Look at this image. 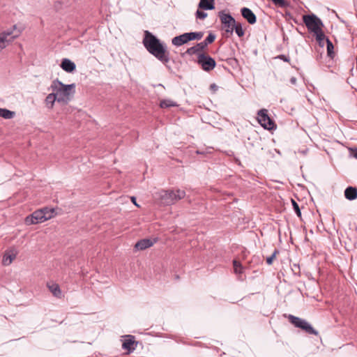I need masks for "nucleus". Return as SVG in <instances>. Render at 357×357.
I'll return each instance as SVG.
<instances>
[{
	"instance_id": "1",
	"label": "nucleus",
	"mask_w": 357,
	"mask_h": 357,
	"mask_svg": "<svg viewBox=\"0 0 357 357\" xmlns=\"http://www.w3.org/2000/svg\"><path fill=\"white\" fill-rule=\"evenodd\" d=\"M142 43L147 51L164 65L169 61V52L165 43L149 31H144Z\"/></svg>"
},
{
	"instance_id": "24",
	"label": "nucleus",
	"mask_w": 357,
	"mask_h": 357,
	"mask_svg": "<svg viewBox=\"0 0 357 357\" xmlns=\"http://www.w3.org/2000/svg\"><path fill=\"white\" fill-rule=\"evenodd\" d=\"M41 211H43L44 215L45 218H47V220L51 219L55 215V209L54 208L44 207L41 208Z\"/></svg>"
},
{
	"instance_id": "19",
	"label": "nucleus",
	"mask_w": 357,
	"mask_h": 357,
	"mask_svg": "<svg viewBox=\"0 0 357 357\" xmlns=\"http://www.w3.org/2000/svg\"><path fill=\"white\" fill-rule=\"evenodd\" d=\"M129 338L126 339L122 344V347L124 349L128 350V351H131L135 350L134 344L135 343L134 340V337L131 335L128 336Z\"/></svg>"
},
{
	"instance_id": "10",
	"label": "nucleus",
	"mask_w": 357,
	"mask_h": 357,
	"mask_svg": "<svg viewBox=\"0 0 357 357\" xmlns=\"http://www.w3.org/2000/svg\"><path fill=\"white\" fill-rule=\"evenodd\" d=\"M46 220L47 218H45L43 211L39 209L26 217L25 223L26 225H31L41 223Z\"/></svg>"
},
{
	"instance_id": "29",
	"label": "nucleus",
	"mask_w": 357,
	"mask_h": 357,
	"mask_svg": "<svg viewBox=\"0 0 357 357\" xmlns=\"http://www.w3.org/2000/svg\"><path fill=\"white\" fill-rule=\"evenodd\" d=\"M215 35L212 33H210L206 38V39L204 41H202V43L204 44L205 47H206L208 45L212 43L215 40Z\"/></svg>"
},
{
	"instance_id": "8",
	"label": "nucleus",
	"mask_w": 357,
	"mask_h": 357,
	"mask_svg": "<svg viewBox=\"0 0 357 357\" xmlns=\"http://www.w3.org/2000/svg\"><path fill=\"white\" fill-rule=\"evenodd\" d=\"M16 26H13V31H5L0 33V52L6 47L20 33V31H16Z\"/></svg>"
},
{
	"instance_id": "38",
	"label": "nucleus",
	"mask_w": 357,
	"mask_h": 357,
	"mask_svg": "<svg viewBox=\"0 0 357 357\" xmlns=\"http://www.w3.org/2000/svg\"><path fill=\"white\" fill-rule=\"evenodd\" d=\"M131 201L135 206L139 207V205L136 203V197H131Z\"/></svg>"
},
{
	"instance_id": "39",
	"label": "nucleus",
	"mask_w": 357,
	"mask_h": 357,
	"mask_svg": "<svg viewBox=\"0 0 357 357\" xmlns=\"http://www.w3.org/2000/svg\"><path fill=\"white\" fill-rule=\"evenodd\" d=\"M196 153H197V154H204V151H200V150H197V151H196Z\"/></svg>"
},
{
	"instance_id": "3",
	"label": "nucleus",
	"mask_w": 357,
	"mask_h": 357,
	"mask_svg": "<svg viewBox=\"0 0 357 357\" xmlns=\"http://www.w3.org/2000/svg\"><path fill=\"white\" fill-rule=\"evenodd\" d=\"M50 87L58 97H63L64 102H66L69 99V96L75 93V84H64L56 79L52 82Z\"/></svg>"
},
{
	"instance_id": "40",
	"label": "nucleus",
	"mask_w": 357,
	"mask_h": 357,
	"mask_svg": "<svg viewBox=\"0 0 357 357\" xmlns=\"http://www.w3.org/2000/svg\"><path fill=\"white\" fill-rule=\"evenodd\" d=\"M211 87L213 88V89H215L216 87V86H215V84H213L211 85Z\"/></svg>"
},
{
	"instance_id": "14",
	"label": "nucleus",
	"mask_w": 357,
	"mask_h": 357,
	"mask_svg": "<svg viewBox=\"0 0 357 357\" xmlns=\"http://www.w3.org/2000/svg\"><path fill=\"white\" fill-rule=\"evenodd\" d=\"M189 41H190V40L188 33H184L181 35L174 37L172 40V43L174 46L180 47Z\"/></svg>"
},
{
	"instance_id": "37",
	"label": "nucleus",
	"mask_w": 357,
	"mask_h": 357,
	"mask_svg": "<svg viewBox=\"0 0 357 357\" xmlns=\"http://www.w3.org/2000/svg\"><path fill=\"white\" fill-rule=\"evenodd\" d=\"M290 82L292 84H296V78L294 77H292L291 79H290Z\"/></svg>"
},
{
	"instance_id": "27",
	"label": "nucleus",
	"mask_w": 357,
	"mask_h": 357,
	"mask_svg": "<svg viewBox=\"0 0 357 357\" xmlns=\"http://www.w3.org/2000/svg\"><path fill=\"white\" fill-rule=\"evenodd\" d=\"M326 48H327V54L329 57L333 58L334 52H333V43L330 40L329 38H326Z\"/></svg>"
},
{
	"instance_id": "31",
	"label": "nucleus",
	"mask_w": 357,
	"mask_h": 357,
	"mask_svg": "<svg viewBox=\"0 0 357 357\" xmlns=\"http://www.w3.org/2000/svg\"><path fill=\"white\" fill-rule=\"evenodd\" d=\"M276 6L280 8H285L288 6V3L285 0H271Z\"/></svg>"
},
{
	"instance_id": "23",
	"label": "nucleus",
	"mask_w": 357,
	"mask_h": 357,
	"mask_svg": "<svg viewBox=\"0 0 357 357\" xmlns=\"http://www.w3.org/2000/svg\"><path fill=\"white\" fill-rule=\"evenodd\" d=\"M15 112L7 109L0 108V116L5 119H11L15 116Z\"/></svg>"
},
{
	"instance_id": "21",
	"label": "nucleus",
	"mask_w": 357,
	"mask_h": 357,
	"mask_svg": "<svg viewBox=\"0 0 357 357\" xmlns=\"http://www.w3.org/2000/svg\"><path fill=\"white\" fill-rule=\"evenodd\" d=\"M316 36V40L319 44V45L321 47H323L325 45V41L326 42V38H328L323 31H320L317 32V33H314Z\"/></svg>"
},
{
	"instance_id": "26",
	"label": "nucleus",
	"mask_w": 357,
	"mask_h": 357,
	"mask_svg": "<svg viewBox=\"0 0 357 357\" xmlns=\"http://www.w3.org/2000/svg\"><path fill=\"white\" fill-rule=\"evenodd\" d=\"M175 106H177V104L171 100H162L160 102V107L161 108H168Z\"/></svg>"
},
{
	"instance_id": "36",
	"label": "nucleus",
	"mask_w": 357,
	"mask_h": 357,
	"mask_svg": "<svg viewBox=\"0 0 357 357\" xmlns=\"http://www.w3.org/2000/svg\"><path fill=\"white\" fill-rule=\"evenodd\" d=\"M278 58L285 62L289 61V58L284 54L279 55Z\"/></svg>"
},
{
	"instance_id": "22",
	"label": "nucleus",
	"mask_w": 357,
	"mask_h": 357,
	"mask_svg": "<svg viewBox=\"0 0 357 357\" xmlns=\"http://www.w3.org/2000/svg\"><path fill=\"white\" fill-rule=\"evenodd\" d=\"M48 288L55 297H56V298L61 297L62 293H61L59 286L57 284H50V285H48Z\"/></svg>"
},
{
	"instance_id": "35",
	"label": "nucleus",
	"mask_w": 357,
	"mask_h": 357,
	"mask_svg": "<svg viewBox=\"0 0 357 357\" xmlns=\"http://www.w3.org/2000/svg\"><path fill=\"white\" fill-rule=\"evenodd\" d=\"M349 153L350 155L354 157V158L357 159V148H349Z\"/></svg>"
},
{
	"instance_id": "5",
	"label": "nucleus",
	"mask_w": 357,
	"mask_h": 357,
	"mask_svg": "<svg viewBox=\"0 0 357 357\" xmlns=\"http://www.w3.org/2000/svg\"><path fill=\"white\" fill-rule=\"evenodd\" d=\"M289 321L296 327L305 331L308 334L318 335V331L305 320L291 314L288 316Z\"/></svg>"
},
{
	"instance_id": "7",
	"label": "nucleus",
	"mask_w": 357,
	"mask_h": 357,
	"mask_svg": "<svg viewBox=\"0 0 357 357\" xmlns=\"http://www.w3.org/2000/svg\"><path fill=\"white\" fill-rule=\"evenodd\" d=\"M218 17L227 33L229 34L233 33V26L236 22L235 19L231 14L226 13L225 10H221L218 13Z\"/></svg>"
},
{
	"instance_id": "12",
	"label": "nucleus",
	"mask_w": 357,
	"mask_h": 357,
	"mask_svg": "<svg viewBox=\"0 0 357 357\" xmlns=\"http://www.w3.org/2000/svg\"><path fill=\"white\" fill-rule=\"evenodd\" d=\"M241 13L243 17L250 24H254L257 22V17L252 10L248 8L243 7L241 9Z\"/></svg>"
},
{
	"instance_id": "32",
	"label": "nucleus",
	"mask_w": 357,
	"mask_h": 357,
	"mask_svg": "<svg viewBox=\"0 0 357 357\" xmlns=\"http://www.w3.org/2000/svg\"><path fill=\"white\" fill-rule=\"evenodd\" d=\"M291 202H292L293 208H294L296 214L298 215V217H301V211L298 204L294 199H291Z\"/></svg>"
},
{
	"instance_id": "16",
	"label": "nucleus",
	"mask_w": 357,
	"mask_h": 357,
	"mask_svg": "<svg viewBox=\"0 0 357 357\" xmlns=\"http://www.w3.org/2000/svg\"><path fill=\"white\" fill-rule=\"evenodd\" d=\"M60 66L67 73H73L76 69L75 63L69 59H62Z\"/></svg>"
},
{
	"instance_id": "18",
	"label": "nucleus",
	"mask_w": 357,
	"mask_h": 357,
	"mask_svg": "<svg viewBox=\"0 0 357 357\" xmlns=\"http://www.w3.org/2000/svg\"><path fill=\"white\" fill-rule=\"evenodd\" d=\"M198 7L204 10H213L215 8L214 0H200Z\"/></svg>"
},
{
	"instance_id": "28",
	"label": "nucleus",
	"mask_w": 357,
	"mask_h": 357,
	"mask_svg": "<svg viewBox=\"0 0 357 357\" xmlns=\"http://www.w3.org/2000/svg\"><path fill=\"white\" fill-rule=\"evenodd\" d=\"M189 38L190 41L194 40H200L204 36V33L202 31L199 32H188Z\"/></svg>"
},
{
	"instance_id": "33",
	"label": "nucleus",
	"mask_w": 357,
	"mask_h": 357,
	"mask_svg": "<svg viewBox=\"0 0 357 357\" xmlns=\"http://www.w3.org/2000/svg\"><path fill=\"white\" fill-rule=\"evenodd\" d=\"M195 16L197 19L204 20L207 17V13L198 9L196 11Z\"/></svg>"
},
{
	"instance_id": "30",
	"label": "nucleus",
	"mask_w": 357,
	"mask_h": 357,
	"mask_svg": "<svg viewBox=\"0 0 357 357\" xmlns=\"http://www.w3.org/2000/svg\"><path fill=\"white\" fill-rule=\"evenodd\" d=\"M233 266H234V270L235 273L240 274L242 273L243 267L240 262H238L236 260H234Z\"/></svg>"
},
{
	"instance_id": "4",
	"label": "nucleus",
	"mask_w": 357,
	"mask_h": 357,
	"mask_svg": "<svg viewBox=\"0 0 357 357\" xmlns=\"http://www.w3.org/2000/svg\"><path fill=\"white\" fill-rule=\"evenodd\" d=\"M303 21L307 29L314 34L322 31L324 24L316 15H305L303 16Z\"/></svg>"
},
{
	"instance_id": "13",
	"label": "nucleus",
	"mask_w": 357,
	"mask_h": 357,
	"mask_svg": "<svg viewBox=\"0 0 357 357\" xmlns=\"http://www.w3.org/2000/svg\"><path fill=\"white\" fill-rule=\"evenodd\" d=\"M55 101L59 102H64V98L63 97H58L54 91L48 94L45 100L47 107L50 109L53 107Z\"/></svg>"
},
{
	"instance_id": "34",
	"label": "nucleus",
	"mask_w": 357,
	"mask_h": 357,
	"mask_svg": "<svg viewBox=\"0 0 357 357\" xmlns=\"http://www.w3.org/2000/svg\"><path fill=\"white\" fill-rule=\"evenodd\" d=\"M278 253H279V251L275 249L274 250L273 253L272 254V255L266 258V263L268 265L272 264L273 259L275 258L276 255Z\"/></svg>"
},
{
	"instance_id": "20",
	"label": "nucleus",
	"mask_w": 357,
	"mask_h": 357,
	"mask_svg": "<svg viewBox=\"0 0 357 357\" xmlns=\"http://www.w3.org/2000/svg\"><path fill=\"white\" fill-rule=\"evenodd\" d=\"M205 46L202 42L197 43L196 45L188 48L186 53L188 54H196L199 52L203 51L205 49Z\"/></svg>"
},
{
	"instance_id": "25",
	"label": "nucleus",
	"mask_w": 357,
	"mask_h": 357,
	"mask_svg": "<svg viewBox=\"0 0 357 357\" xmlns=\"http://www.w3.org/2000/svg\"><path fill=\"white\" fill-rule=\"evenodd\" d=\"M233 31H235L236 33L238 35V37H242L245 34V31L243 29L242 25L241 23H236L234 24L233 26Z\"/></svg>"
},
{
	"instance_id": "17",
	"label": "nucleus",
	"mask_w": 357,
	"mask_h": 357,
	"mask_svg": "<svg viewBox=\"0 0 357 357\" xmlns=\"http://www.w3.org/2000/svg\"><path fill=\"white\" fill-rule=\"evenodd\" d=\"M344 197L349 201L355 200L357 198V188L353 186H348L344 192Z\"/></svg>"
},
{
	"instance_id": "11",
	"label": "nucleus",
	"mask_w": 357,
	"mask_h": 357,
	"mask_svg": "<svg viewBox=\"0 0 357 357\" xmlns=\"http://www.w3.org/2000/svg\"><path fill=\"white\" fill-rule=\"evenodd\" d=\"M17 251L15 248H10L5 251L2 259V264L4 266L10 265L13 261L16 258Z\"/></svg>"
},
{
	"instance_id": "6",
	"label": "nucleus",
	"mask_w": 357,
	"mask_h": 357,
	"mask_svg": "<svg viewBox=\"0 0 357 357\" xmlns=\"http://www.w3.org/2000/svg\"><path fill=\"white\" fill-rule=\"evenodd\" d=\"M197 63L206 72L213 70L216 66L215 59L206 53H201L198 55Z\"/></svg>"
},
{
	"instance_id": "15",
	"label": "nucleus",
	"mask_w": 357,
	"mask_h": 357,
	"mask_svg": "<svg viewBox=\"0 0 357 357\" xmlns=\"http://www.w3.org/2000/svg\"><path fill=\"white\" fill-rule=\"evenodd\" d=\"M155 242H156L155 239L152 241L149 238H143V239L138 241L136 243V244L135 245V248L138 250H144L146 248L151 247Z\"/></svg>"
},
{
	"instance_id": "9",
	"label": "nucleus",
	"mask_w": 357,
	"mask_h": 357,
	"mask_svg": "<svg viewBox=\"0 0 357 357\" xmlns=\"http://www.w3.org/2000/svg\"><path fill=\"white\" fill-rule=\"evenodd\" d=\"M259 123L265 129L271 130L275 127L274 121L268 116V110L261 109L257 112Z\"/></svg>"
},
{
	"instance_id": "2",
	"label": "nucleus",
	"mask_w": 357,
	"mask_h": 357,
	"mask_svg": "<svg viewBox=\"0 0 357 357\" xmlns=\"http://www.w3.org/2000/svg\"><path fill=\"white\" fill-rule=\"evenodd\" d=\"M157 198L160 200L161 204L163 205H172L183 199L185 196V192L183 190L177 189L168 190H160L157 192Z\"/></svg>"
}]
</instances>
